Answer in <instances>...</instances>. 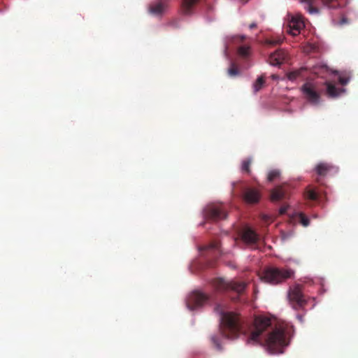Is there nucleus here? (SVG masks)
I'll use <instances>...</instances> for the list:
<instances>
[{
  "mask_svg": "<svg viewBox=\"0 0 358 358\" xmlns=\"http://www.w3.org/2000/svg\"><path fill=\"white\" fill-rule=\"evenodd\" d=\"M247 343L264 345L271 353L280 354L289 344V335L283 326L276 327L269 317L260 315L254 320Z\"/></svg>",
  "mask_w": 358,
  "mask_h": 358,
  "instance_id": "f257e3e1",
  "label": "nucleus"
},
{
  "mask_svg": "<svg viewBox=\"0 0 358 358\" xmlns=\"http://www.w3.org/2000/svg\"><path fill=\"white\" fill-rule=\"evenodd\" d=\"M215 311L220 315V331L228 338H236L243 332V324L241 317L234 312H224L222 306L218 304Z\"/></svg>",
  "mask_w": 358,
  "mask_h": 358,
  "instance_id": "f03ea898",
  "label": "nucleus"
},
{
  "mask_svg": "<svg viewBox=\"0 0 358 358\" xmlns=\"http://www.w3.org/2000/svg\"><path fill=\"white\" fill-rule=\"evenodd\" d=\"M293 275L294 271L292 269L271 266L264 269L261 278L271 285H277L291 278Z\"/></svg>",
  "mask_w": 358,
  "mask_h": 358,
  "instance_id": "7ed1b4c3",
  "label": "nucleus"
},
{
  "mask_svg": "<svg viewBox=\"0 0 358 358\" xmlns=\"http://www.w3.org/2000/svg\"><path fill=\"white\" fill-rule=\"evenodd\" d=\"M213 287L220 292H234L238 294L243 293L247 284L241 281H227L224 278H215L213 281Z\"/></svg>",
  "mask_w": 358,
  "mask_h": 358,
  "instance_id": "20e7f679",
  "label": "nucleus"
},
{
  "mask_svg": "<svg viewBox=\"0 0 358 358\" xmlns=\"http://www.w3.org/2000/svg\"><path fill=\"white\" fill-rule=\"evenodd\" d=\"M203 213L206 220L217 222L227 218V208L223 203H210L204 208Z\"/></svg>",
  "mask_w": 358,
  "mask_h": 358,
  "instance_id": "39448f33",
  "label": "nucleus"
},
{
  "mask_svg": "<svg viewBox=\"0 0 358 358\" xmlns=\"http://www.w3.org/2000/svg\"><path fill=\"white\" fill-rule=\"evenodd\" d=\"M304 98L312 105L317 106L320 103L322 90H320L316 83L312 82L305 83L301 88Z\"/></svg>",
  "mask_w": 358,
  "mask_h": 358,
  "instance_id": "423d86ee",
  "label": "nucleus"
},
{
  "mask_svg": "<svg viewBox=\"0 0 358 358\" xmlns=\"http://www.w3.org/2000/svg\"><path fill=\"white\" fill-rule=\"evenodd\" d=\"M289 298L294 309L302 308L307 303V301L303 294L302 287L300 285H296L290 288Z\"/></svg>",
  "mask_w": 358,
  "mask_h": 358,
  "instance_id": "0eeeda50",
  "label": "nucleus"
},
{
  "mask_svg": "<svg viewBox=\"0 0 358 358\" xmlns=\"http://www.w3.org/2000/svg\"><path fill=\"white\" fill-rule=\"evenodd\" d=\"M208 300V297L206 294L197 291L193 292L187 300V306L189 310H193L203 306Z\"/></svg>",
  "mask_w": 358,
  "mask_h": 358,
  "instance_id": "6e6552de",
  "label": "nucleus"
},
{
  "mask_svg": "<svg viewBox=\"0 0 358 358\" xmlns=\"http://www.w3.org/2000/svg\"><path fill=\"white\" fill-rule=\"evenodd\" d=\"M309 69L311 73H313L317 76L318 77L322 78H325L328 75L331 73H338V71H332L326 64H323L321 63L316 64L315 65L310 67Z\"/></svg>",
  "mask_w": 358,
  "mask_h": 358,
  "instance_id": "1a4fd4ad",
  "label": "nucleus"
},
{
  "mask_svg": "<svg viewBox=\"0 0 358 358\" xmlns=\"http://www.w3.org/2000/svg\"><path fill=\"white\" fill-rule=\"evenodd\" d=\"M287 59V53L282 49H278L271 53L268 57V62L272 66H280Z\"/></svg>",
  "mask_w": 358,
  "mask_h": 358,
  "instance_id": "9d476101",
  "label": "nucleus"
},
{
  "mask_svg": "<svg viewBox=\"0 0 358 358\" xmlns=\"http://www.w3.org/2000/svg\"><path fill=\"white\" fill-rule=\"evenodd\" d=\"M241 237L243 241L248 245L255 244L259 240L258 234L249 227L243 230Z\"/></svg>",
  "mask_w": 358,
  "mask_h": 358,
  "instance_id": "9b49d317",
  "label": "nucleus"
},
{
  "mask_svg": "<svg viewBox=\"0 0 358 358\" xmlns=\"http://www.w3.org/2000/svg\"><path fill=\"white\" fill-rule=\"evenodd\" d=\"M315 171L318 176L324 177L329 173L337 172L338 169L331 164L320 162L315 166Z\"/></svg>",
  "mask_w": 358,
  "mask_h": 358,
  "instance_id": "f8f14e48",
  "label": "nucleus"
},
{
  "mask_svg": "<svg viewBox=\"0 0 358 358\" xmlns=\"http://www.w3.org/2000/svg\"><path fill=\"white\" fill-rule=\"evenodd\" d=\"M260 194L254 188H247L243 193L244 201L250 204L256 203L259 201Z\"/></svg>",
  "mask_w": 358,
  "mask_h": 358,
  "instance_id": "ddd939ff",
  "label": "nucleus"
},
{
  "mask_svg": "<svg viewBox=\"0 0 358 358\" xmlns=\"http://www.w3.org/2000/svg\"><path fill=\"white\" fill-rule=\"evenodd\" d=\"M169 0H160L159 1L150 4L149 12L155 15H162L167 8V1Z\"/></svg>",
  "mask_w": 358,
  "mask_h": 358,
  "instance_id": "4468645a",
  "label": "nucleus"
},
{
  "mask_svg": "<svg viewBox=\"0 0 358 358\" xmlns=\"http://www.w3.org/2000/svg\"><path fill=\"white\" fill-rule=\"evenodd\" d=\"M287 187L286 185H281L275 187L271 194V199L273 201H280L287 197Z\"/></svg>",
  "mask_w": 358,
  "mask_h": 358,
  "instance_id": "2eb2a0df",
  "label": "nucleus"
},
{
  "mask_svg": "<svg viewBox=\"0 0 358 358\" xmlns=\"http://www.w3.org/2000/svg\"><path fill=\"white\" fill-rule=\"evenodd\" d=\"M324 84L326 86V94L329 98H336L345 92V90L337 88L334 83L329 81H325Z\"/></svg>",
  "mask_w": 358,
  "mask_h": 358,
  "instance_id": "dca6fc26",
  "label": "nucleus"
},
{
  "mask_svg": "<svg viewBox=\"0 0 358 358\" xmlns=\"http://www.w3.org/2000/svg\"><path fill=\"white\" fill-rule=\"evenodd\" d=\"M289 34L292 36H297L304 27V23L300 19L293 17L289 24Z\"/></svg>",
  "mask_w": 358,
  "mask_h": 358,
  "instance_id": "f3484780",
  "label": "nucleus"
},
{
  "mask_svg": "<svg viewBox=\"0 0 358 358\" xmlns=\"http://www.w3.org/2000/svg\"><path fill=\"white\" fill-rule=\"evenodd\" d=\"M199 0H182L181 4V10L185 15H190L192 13L194 6L198 3Z\"/></svg>",
  "mask_w": 358,
  "mask_h": 358,
  "instance_id": "a211bd4d",
  "label": "nucleus"
},
{
  "mask_svg": "<svg viewBox=\"0 0 358 358\" xmlns=\"http://www.w3.org/2000/svg\"><path fill=\"white\" fill-rule=\"evenodd\" d=\"M308 68L302 67L299 69L291 71L287 74V78L291 81L296 80L298 78L303 76V72L307 70Z\"/></svg>",
  "mask_w": 358,
  "mask_h": 358,
  "instance_id": "6ab92c4d",
  "label": "nucleus"
},
{
  "mask_svg": "<svg viewBox=\"0 0 358 358\" xmlns=\"http://www.w3.org/2000/svg\"><path fill=\"white\" fill-rule=\"evenodd\" d=\"M302 3L306 4V9L310 14H317L319 9L314 6L316 0H301Z\"/></svg>",
  "mask_w": 358,
  "mask_h": 358,
  "instance_id": "aec40b11",
  "label": "nucleus"
},
{
  "mask_svg": "<svg viewBox=\"0 0 358 358\" xmlns=\"http://www.w3.org/2000/svg\"><path fill=\"white\" fill-rule=\"evenodd\" d=\"M304 196L306 199L317 201L319 198L317 192L315 189L308 188L304 192Z\"/></svg>",
  "mask_w": 358,
  "mask_h": 358,
  "instance_id": "412c9836",
  "label": "nucleus"
},
{
  "mask_svg": "<svg viewBox=\"0 0 358 358\" xmlns=\"http://www.w3.org/2000/svg\"><path fill=\"white\" fill-rule=\"evenodd\" d=\"M252 164V159L248 158L244 159L241 164V171L247 173H250V165Z\"/></svg>",
  "mask_w": 358,
  "mask_h": 358,
  "instance_id": "4be33fe9",
  "label": "nucleus"
},
{
  "mask_svg": "<svg viewBox=\"0 0 358 358\" xmlns=\"http://www.w3.org/2000/svg\"><path fill=\"white\" fill-rule=\"evenodd\" d=\"M280 176V172L278 169H273L268 172L267 180L269 182H273L275 179L278 178Z\"/></svg>",
  "mask_w": 358,
  "mask_h": 358,
  "instance_id": "5701e85b",
  "label": "nucleus"
},
{
  "mask_svg": "<svg viewBox=\"0 0 358 358\" xmlns=\"http://www.w3.org/2000/svg\"><path fill=\"white\" fill-rule=\"evenodd\" d=\"M265 80L262 76L258 78L253 85V89L255 92L259 91L264 86Z\"/></svg>",
  "mask_w": 358,
  "mask_h": 358,
  "instance_id": "b1692460",
  "label": "nucleus"
},
{
  "mask_svg": "<svg viewBox=\"0 0 358 358\" xmlns=\"http://www.w3.org/2000/svg\"><path fill=\"white\" fill-rule=\"evenodd\" d=\"M227 73L229 76L235 77L240 74V71L234 63H231Z\"/></svg>",
  "mask_w": 358,
  "mask_h": 358,
  "instance_id": "393cba45",
  "label": "nucleus"
},
{
  "mask_svg": "<svg viewBox=\"0 0 358 358\" xmlns=\"http://www.w3.org/2000/svg\"><path fill=\"white\" fill-rule=\"evenodd\" d=\"M282 41H283V38H281L280 36H278V37H276L274 38L267 39L266 41V43L267 45H279V44L282 43Z\"/></svg>",
  "mask_w": 358,
  "mask_h": 358,
  "instance_id": "a878e982",
  "label": "nucleus"
},
{
  "mask_svg": "<svg viewBox=\"0 0 358 358\" xmlns=\"http://www.w3.org/2000/svg\"><path fill=\"white\" fill-rule=\"evenodd\" d=\"M299 221H300L301 224L303 227H308L309 225L310 220L308 219V217L306 216L305 214L300 213L299 214Z\"/></svg>",
  "mask_w": 358,
  "mask_h": 358,
  "instance_id": "bb28decb",
  "label": "nucleus"
},
{
  "mask_svg": "<svg viewBox=\"0 0 358 358\" xmlns=\"http://www.w3.org/2000/svg\"><path fill=\"white\" fill-rule=\"evenodd\" d=\"M238 52L242 57H247L249 55V47L241 46L238 50Z\"/></svg>",
  "mask_w": 358,
  "mask_h": 358,
  "instance_id": "cd10ccee",
  "label": "nucleus"
},
{
  "mask_svg": "<svg viewBox=\"0 0 358 358\" xmlns=\"http://www.w3.org/2000/svg\"><path fill=\"white\" fill-rule=\"evenodd\" d=\"M322 3L324 6L328 8H336V6L334 5V3L337 1V0H321Z\"/></svg>",
  "mask_w": 358,
  "mask_h": 358,
  "instance_id": "c85d7f7f",
  "label": "nucleus"
},
{
  "mask_svg": "<svg viewBox=\"0 0 358 358\" xmlns=\"http://www.w3.org/2000/svg\"><path fill=\"white\" fill-rule=\"evenodd\" d=\"M219 248V243H213L210 244L208 246L203 248V250H218Z\"/></svg>",
  "mask_w": 358,
  "mask_h": 358,
  "instance_id": "c756f323",
  "label": "nucleus"
},
{
  "mask_svg": "<svg viewBox=\"0 0 358 358\" xmlns=\"http://www.w3.org/2000/svg\"><path fill=\"white\" fill-rule=\"evenodd\" d=\"M338 81L342 85H345L349 82V78L340 76Z\"/></svg>",
  "mask_w": 358,
  "mask_h": 358,
  "instance_id": "7c9ffc66",
  "label": "nucleus"
},
{
  "mask_svg": "<svg viewBox=\"0 0 358 358\" xmlns=\"http://www.w3.org/2000/svg\"><path fill=\"white\" fill-rule=\"evenodd\" d=\"M262 220L264 222V223H266V224L272 222L271 217L266 215H263L262 216Z\"/></svg>",
  "mask_w": 358,
  "mask_h": 358,
  "instance_id": "2f4dec72",
  "label": "nucleus"
},
{
  "mask_svg": "<svg viewBox=\"0 0 358 358\" xmlns=\"http://www.w3.org/2000/svg\"><path fill=\"white\" fill-rule=\"evenodd\" d=\"M287 208H288V206H283L280 207V208L279 210L280 214L283 215V214L286 213Z\"/></svg>",
  "mask_w": 358,
  "mask_h": 358,
  "instance_id": "473e14b6",
  "label": "nucleus"
},
{
  "mask_svg": "<svg viewBox=\"0 0 358 358\" xmlns=\"http://www.w3.org/2000/svg\"><path fill=\"white\" fill-rule=\"evenodd\" d=\"M212 341H213V343L216 345L217 348L218 350H220V349H221V348H220V344H219V343H218L217 338H215V337H213V338H212Z\"/></svg>",
  "mask_w": 358,
  "mask_h": 358,
  "instance_id": "72a5a7b5",
  "label": "nucleus"
},
{
  "mask_svg": "<svg viewBox=\"0 0 358 358\" xmlns=\"http://www.w3.org/2000/svg\"><path fill=\"white\" fill-rule=\"evenodd\" d=\"M257 27V24L255 22H252L249 25V28L250 29H255Z\"/></svg>",
  "mask_w": 358,
  "mask_h": 358,
  "instance_id": "f704fd0d",
  "label": "nucleus"
},
{
  "mask_svg": "<svg viewBox=\"0 0 358 358\" xmlns=\"http://www.w3.org/2000/svg\"><path fill=\"white\" fill-rule=\"evenodd\" d=\"M271 78H272L273 80H278V75H276V74H273V75L271 76Z\"/></svg>",
  "mask_w": 358,
  "mask_h": 358,
  "instance_id": "c9c22d12",
  "label": "nucleus"
},
{
  "mask_svg": "<svg viewBox=\"0 0 358 358\" xmlns=\"http://www.w3.org/2000/svg\"><path fill=\"white\" fill-rule=\"evenodd\" d=\"M297 317H298L299 320L302 321V316L301 315H298Z\"/></svg>",
  "mask_w": 358,
  "mask_h": 358,
  "instance_id": "e433bc0d",
  "label": "nucleus"
}]
</instances>
